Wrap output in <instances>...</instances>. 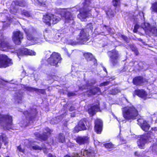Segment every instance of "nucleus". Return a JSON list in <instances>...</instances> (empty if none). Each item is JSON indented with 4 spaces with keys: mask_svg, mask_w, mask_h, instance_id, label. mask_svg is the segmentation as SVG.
Instances as JSON below:
<instances>
[{
    "mask_svg": "<svg viewBox=\"0 0 157 157\" xmlns=\"http://www.w3.org/2000/svg\"><path fill=\"white\" fill-rule=\"evenodd\" d=\"M123 109V117L127 121L135 120L139 115L138 111L133 105L124 107Z\"/></svg>",
    "mask_w": 157,
    "mask_h": 157,
    "instance_id": "f257e3e1",
    "label": "nucleus"
},
{
    "mask_svg": "<svg viewBox=\"0 0 157 157\" xmlns=\"http://www.w3.org/2000/svg\"><path fill=\"white\" fill-rule=\"evenodd\" d=\"M62 58L59 54L53 52L47 60L48 64L51 66H58V63H61Z\"/></svg>",
    "mask_w": 157,
    "mask_h": 157,
    "instance_id": "f03ea898",
    "label": "nucleus"
},
{
    "mask_svg": "<svg viewBox=\"0 0 157 157\" xmlns=\"http://www.w3.org/2000/svg\"><path fill=\"white\" fill-rule=\"evenodd\" d=\"M108 56L110 63L113 66L117 65L118 63L120 54L118 51L115 49L108 51Z\"/></svg>",
    "mask_w": 157,
    "mask_h": 157,
    "instance_id": "7ed1b4c3",
    "label": "nucleus"
},
{
    "mask_svg": "<svg viewBox=\"0 0 157 157\" xmlns=\"http://www.w3.org/2000/svg\"><path fill=\"white\" fill-rule=\"evenodd\" d=\"M90 39V35L89 33L86 32L84 29H81L77 38V40L79 44H85Z\"/></svg>",
    "mask_w": 157,
    "mask_h": 157,
    "instance_id": "20e7f679",
    "label": "nucleus"
},
{
    "mask_svg": "<svg viewBox=\"0 0 157 157\" xmlns=\"http://www.w3.org/2000/svg\"><path fill=\"white\" fill-rule=\"evenodd\" d=\"M13 64L12 59L5 54H0V68H6Z\"/></svg>",
    "mask_w": 157,
    "mask_h": 157,
    "instance_id": "39448f33",
    "label": "nucleus"
},
{
    "mask_svg": "<svg viewBox=\"0 0 157 157\" xmlns=\"http://www.w3.org/2000/svg\"><path fill=\"white\" fill-rule=\"evenodd\" d=\"M14 49V46L3 38H0V50L7 52Z\"/></svg>",
    "mask_w": 157,
    "mask_h": 157,
    "instance_id": "423d86ee",
    "label": "nucleus"
},
{
    "mask_svg": "<svg viewBox=\"0 0 157 157\" xmlns=\"http://www.w3.org/2000/svg\"><path fill=\"white\" fill-rule=\"evenodd\" d=\"M23 33L20 30L14 31L12 36V40L17 45H20L21 40L23 38Z\"/></svg>",
    "mask_w": 157,
    "mask_h": 157,
    "instance_id": "0eeeda50",
    "label": "nucleus"
},
{
    "mask_svg": "<svg viewBox=\"0 0 157 157\" xmlns=\"http://www.w3.org/2000/svg\"><path fill=\"white\" fill-rule=\"evenodd\" d=\"M150 137V134L148 132L142 135L137 142L138 146L139 148L141 149H144L145 144L149 141Z\"/></svg>",
    "mask_w": 157,
    "mask_h": 157,
    "instance_id": "6e6552de",
    "label": "nucleus"
},
{
    "mask_svg": "<svg viewBox=\"0 0 157 157\" xmlns=\"http://www.w3.org/2000/svg\"><path fill=\"white\" fill-rule=\"evenodd\" d=\"M23 113L26 117L27 116L29 117V121H32L33 122L35 120L38 114V112L36 109L32 108L29 111L26 110L24 111Z\"/></svg>",
    "mask_w": 157,
    "mask_h": 157,
    "instance_id": "1a4fd4ad",
    "label": "nucleus"
},
{
    "mask_svg": "<svg viewBox=\"0 0 157 157\" xmlns=\"http://www.w3.org/2000/svg\"><path fill=\"white\" fill-rule=\"evenodd\" d=\"M87 121L85 118H83L80 120L78 122L77 126L74 128V132H78L79 131L85 130L87 129L86 126Z\"/></svg>",
    "mask_w": 157,
    "mask_h": 157,
    "instance_id": "9d476101",
    "label": "nucleus"
},
{
    "mask_svg": "<svg viewBox=\"0 0 157 157\" xmlns=\"http://www.w3.org/2000/svg\"><path fill=\"white\" fill-rule=\"evenodd\" d=\"M12 117L9 114H2L0 113V124L3 121L6 122V126H11L13 124Z\"/></svg>",
    "mask_w": 157,
    "mask_h": 157,
    "instance_id": "9b49d317",
    "label": "nucleus"
},
{
    "mask_svg": "<svg viewBox=\"0 0 157 157\" xmlns=\"http://www.w3.org/2000/svg\"><path fill=\"white\" fill-rule=\"evenodd\" d=\"M94 131L98 134H101L103 130L102 121L98 118L96 119L94 122Z\"/></svg>",
    "mask_w": 157,
    "mask_h": 157,
    "instance_id": "f8f14e48",
    "label": "nucleus"
},
{
    "mask_svg": "<svg viewBox=\"0 0 157 157\" xmlns=\"http://www.w3.org/2000/svg\"><path fill=\"white\" fill-rule=\"evenodd\" d=\"M138 124L141 129L145 132H147L150 127V125L147 121L142 118H139L137 120Z\"/></svg>",
    "mask_w": 157,
    "mask_h": 157,
    "instance_id": "ddd939ff",
    "label": "nucleus"
},
{
    "mask_svg": "<svg viewBox=\"0 0 157 157\" xmlns=\"http://www.w3.org/2000/svg\"><path fill=\"white\" fill-rule=\"evenodd\" d=\"M17 54L18 56H19L25 55H35L36 53L31 50L26 48H23L17 50Z\"/></svg>",
    "mask_w": 157,
    "mask_h": 157,
    "instance_id": "4468645a",
    "label": "nucleus"
},
{
    "mask_svg": "<svg viewBox=\"0 0 157 157\" xmlns=\"http://www.w3.org/2000/svg\"><path fill=\"white\" fill-rule=\"evenodd\" d=\"M97 104L95 105H92L88 109L89 114L91 116H93L96 113V111H101L100 107V103L98 101Z\"/></svg>",
    "mask_w": 157,
    "mask_h": 157,
    "instance_id": "2eb2a0df",
    "label": "nucleus"
},
{
    "mask_svg": "<svg viewBox=\"0 0 157 157\" xmlns=\"http://www.w3.org/2000/svg\"><path fill=\"white\" fill-rule=\"evenodd\" d=\"M83 56L87 61H92L94 66H97L98 65L97 59L91 53L85 52L83 53Z\"/></svg>",
    "mask_w": 157,
    "mask_h": 157,
    "instance_id": "dca6fc26",
    "label": "nucleus"
},
{
    "mask_svg": "<svg viewBox=\"0 0 157 157\" xmlns=\"http://www.w3.org/2000/svg\"><path fill=\"white\" fill-rule=\"evenodd\" d=\"M65 9H61V13L60 14L61 15H63L65 18V22L69 23L70 21L74 20L71 13L67 11H66Z\"/></svg>",
    "mask_w": 157,
    "mask_h": 157,
    "instance_id": "f3484780",
    "label": "nucleus"
},
{
    "mask_svg": "<svg viewBox=\"0 0 157 157\" xmlns=\"http://www.w3.org/2000/svg\"><path fill=\"white\" fill-rule=\"evenodd\" d=\"M77 143L79 145H82L88 143L89 142V138L87 136H78L75 139Z\"/></svg>",
    "mask_w": 157,
    "mask_h": 157,
    "instance_id": "a211bd4d",
    "label": "nucleus"
},
{
    "mask_svg": "<svg viewBox=\"0 0 157 157\" xmlns=\"http://www.w3.org/2000/svg\"><path fill=\"white\" fill-rule=\"evenodd\" d=\"M23 86L24 89L29 92H33L35 91L37 93H39L43 94H46L45 89H39L35 87L27 86L25 85H24Z\"/></svg>",
    "mask_w": 157,
    "mask_h": 157,
    "instance_id": "6ab92c4d",
    "label": "nucleus"
},
{
    "mask_svg": "<svg viewBox=\"0 0 157 157\" xmlns=\"http://www.w3.org/2000/svg\"><path fill=\"white\" fill-rule=\"evenodd\" d=\"M133 95L134 96L136 95L139 98L145 99L146 98L147 94L146 91L144 89H137L134 90L133 93Z\"/></svg>",
    "mask_w": 157,
    "mask_h": 157,
    "instance_id": "aec40b11",
    "label": "nucleus"
},
{
    "mask_svg": "<svg viewBox=\"0 0 157 157\" xmlns=\"http://www.w3.org/2000/svg\"><path fill=\"white\" fill-rule=\"evenodd\" d=\"M132 82L136 86H141L145 82V79L141 76H136L133 79Z\"/></svg>",
    "mask_w": 157,
    "mask_h": 157,
    "instance_id": "412c9836",
    "label": "nucleus"
},
{
    "mask_svg": "<svg viewBox=\"0 0 157 157\" xmlns=\"http://www.w3.org/2000/svg\"><path fill=\"white\" fill-rule=\"evenodd\" d=\"M51 14L49 13H46L43 15L42 17V21L45 24V25L48 27L51 25V17H52Z\"/></svg>",
    "mask_w": 157,
    "mask_h": 157,
    "instance_id": "4be33fe9",
    "label": "nucleus"
},
{
    "mask_svg": "<svg viewBox=\"0 0 157 157\" xmlns=\"http://www.w3.org/2000/svg\"><path fill=\"white\" fill-rule=\"evenodd\" d=\"M34 135L36 139L41 141H46L48 138V136L46 132H44L42 134L36 132L34 133Z\"/></svg>",
    "mask_w": 157,
    "mask_h": 157,
    "instance_id": "5701e85b",
    "label": "nucleus"
},
{
    "mask_svg": "<svg viewBox=\"0 0 157 157\" xmlns=\"http://www.w3.org/2000/svg\"><path fill=\"white\" fill-rule=\"evenodd\" d=\"M89 95H94L97 94L98 93H101V91L99 88L96 87L90 89L89 90Z\"/></svg>",
    "mask_w": 157,
    "mask_h": 157,
    "instance_id": "b1692460",
    "label": "nucleus"
},
{
    "mask_svg": "<svg viewBox=\"0 0 157 157\" xmlns=\"http://www.w3.org/2000/svg\"><path fill=\"white\" fill-rule=\"evenodd\" d=\"M15 6L21 7H25L26 5V3L24 0H15L13 2Z\"/></svg>",
    "mask_w": 157,
    "mask_h": 157,
    "instance_id": "393cba45",
    "label": "nucleus"
},
{
    "mask_svg": "<svg viewBox=\"0 0 157 157\" xmlns=\"http://www.w3.org/2000/svg\"><path fill=\"white\" fill-rule=\"evenodd\" d=\"M33 2L35 5L39 6H45L47 0H33Z\"/></svg>",
    "mask_w": 157,
    "mask_h": 157,
    "instance_id": "a878e982",
    "label": "nucleus"
},
{
    "mask_svg": "<svg viewBox=\"0 0 157 157\" xmlns=\"http://www.w3.org/2000/svg\"><path fill=\"white\" fill-rule=\"evenodd\" d=\"M103 146L109 151H112L116 147L111 142L105 143L103 144Z\"/></svg>",
    "mask_w": 157,
    "mask_h": 157,
    "instance_id": "bb28decb",
    "label": "nucleus"
},
{
    "mask_svg": "<svg viewBox=\"0 0 157 157\" xmlns=\"http://www.w3.org/2000/svg\"><path fill=\"white\" fill-rule=\"evenodd\" d=\"M57 139L59 142L63 143L65 142L66 138L63 134L60 133L58 134Z\"/></svg>",
    "mask_w": 157,
    "mask_h": 157,
    "instance_id": "cd10ccee",
    "label": "nucleus"
},
{
    "mask_svg": "<svg viewBox=\"0 0 157 157\" xmlns=\"http://www.w3.org/2000/svg\"><path fill=\"white\" fill-rule=\"evenodd\" d=\"M23 95L22 94L18 93L15 96V99L18 103H21Z\"/></svg>",
    "mask_w": 157,
    "mask_h": 157,
    "instance_id": "c85d7f7f",
    "label": "nucleus"
},
{
    "mask_svg": "<svg viewBox=\"0 0 157 157\" xmlns=\"http://www.w3.org/2000/svg\"><path fill=\"white\" fill-rule=\"evenodd\" d=\"M120 92V90L117 87L112 88L109 91V94L113 95H116Z\"/></svg>",
    "mask_w": 157,
    "mask_h": 157,
    "instance_id": "c756f323",
    "label": "nucleus"
},
{
    "mask_svg": "<svg viewBox=\"0 0 157 157\" xmlns=\"http://www.w3.org/2000/svg\"><path fill=\"white\" fill-rule=\"evenodd\" d=\"M52 16V17H51V20L52 21V24L55 25L59 21L61 18L55 15L54 14H51Z\"/></svg>",
    "mask_w": 157,
    "mask_h": 157,
    "instance_id": "7c9ffc66",
    "label": "nucleus"
},
{
    "mask_svg": "<svg viewBox=\"0 0 157 157\" xmlns=\"http://www.w3.org/2000/svg\"><path fill=\"white\" fill-rule=\"evenodd\" d=\"M150 9L151 13H157V2H155L151 4Z\"/></svg>",
    "mask_w": 157,
    "mask_h": 157,
    "instance_id": "2f4dec72",
    "label": "nucleus"
},
{
    "mask_svg": "<svg viewBox=\"0 0 157 157\" xmlns=\"http://www.w3.org/2000/svg\"><path fill=\"white\" fill-rule=\"evenodd\" d=\"M85 151L86 155L89 157H93L95 156L94 151L92 149H87Z\"/></svg>",
    "mask_w": 157,
    "mask_h": 157,
    "instance_id": "473e14b6",
    "label": "nucleus"
},
{
    "mask_svg": "<svg viewBox=\"0 0 157 157\" xmlns=\"http://www.w3.org/2000/svg\"><path fill=\"white\" fill-rule=\"evenodd\" d=\"M121 0H112L113 6L115 8L120 7L121 4Z\"/></svg>",
    "mask_w": 157,
    "mask_h": 157,
    "instance_id": "72a5a7b5",
    "label": "nucleus"
},
{
    "mask_svg": "<svg viewBox=\"0 0 157 157\" xmlns=\"http://www.w3.org/2000/svg\"><path fill=\"white\" fill-rule=\"evenodd\" d=\"M148 32L151 33L153 36H157V28L155 27L152 26Z\"/></svg>",
    "mask_w": 157,
    "mask_h": 157,
    "instance_id": "f704fd0d",
    "label": "nucleus"
},
{
    "mask_svg": "<svg viewBox=\"0 0 157 157\" xmlns=\"http://www.w3.org/2000/svg\"><path fill=\"white\" fill-rule=\"evenodd\" d=\"M21 14L22 16H24L28 17H30L31 16L30 12L24 9L22 11L21 13Z\"/></svg>",
    "mask_w": 157,
    "mask_h": 157,
    "instance_id": "c9c22d12",
    "label": "nucleus"
},
{
    "mask_svg": "<svg viewBox=\"0 0 157 157\" xmlns=\"http://www.w3.org/2000/svg\"><path fill=\"white\" fill-rule=\"evenodd\" d=\"M144 25L143 28L145 31L147 32H148L151 27L150 24L147 22L144 23Z\"/></svg>",
    "mask_w": 157,
    "mask_h": 157,
    "instance_id": "e433bc0d",
    "label": "nucleus"
},
{
    "mask_svg": "<svg viewBox=\"0 0 157 157\" xmlns=\"http://www.w3.org/2000/svg\"><path fill=\"white\" fill-rule=\"evenodd\" d=\"M107 15L110 17H113L115 14L113 11L110 9H108L106 12Z\"/></svg>",
    "mask_w": 157,
    "mask_h": 157,
    "instance_id": "4c0bfd02",
    "label": "nucleus"
},
{
    "mask_svg": "<svg viewBox=\"0 0 157 157\" xmlns=\"http://www.w3.org/2000/svg\"><path fill=\"white\" fill-rule=\"evenodd\" d=\"M25 31L26 34L27 38L28 40H33L34 38L33 37L32 34L29 32L28 30L26 31L25 30Z\"/></svg>",
    "mask_w": 157,
    "mask_h": 157,
    "instance_id": "58836bf2",
    "label": "nucleus"
},
{
    "mask_svg": "<svg viewBox=\"0 0 157 157\" xmlns=\"http://www.w3.org/2000/svg\"><path fill=\"white\" fill-rule=\"evenodd\" d=\"M7 137L5 133H1V135H0V141L2 142H4L7 140Z\"/></svg>",
    "mask_w": 157,
    "mask_h": 157,
    "instance_id": "ea45409f",
    "label": "nucleus"
},
{
    "mask_svg": "<svg viewBox=\"0 0 157 157\" xmlns=\"http://www.w3.org/2000/svg\"><path fill=\"white\" fill-rule=\"evenodd\" d=\"M120 37L126 43H128L129 42L130 40L127 36L124 35H121Z\"/></svg>",
    "mask_w": 157,
    "mask_h": 157,
    "instance_id": "a19ab883",
    "label": "nucleus"
},
{
    "mask_svg": "<svg viewBox=\"0 0 157 157\" xmlns=\"http://www.w3.org/2000/svg\"><path fill=\"white\" fill-rule=\"evenodd\" d=\"M86 29H90L91 32H92L93 30V24L91 23H90L86 25Z\"/></svg>",
    "mask_w": 157,
    "mask_h": 157,
    "instance_id": "79ce46f5",
    "label": "nucleus"
},
{
    "mask_svg": "<svg viewBox=\"0 0 157 157\" xmlns=\"http://www.w3.org/2000/svg\"><path fill=\"white\" fill-rule=\"evenodd\" d=\"M128 46L130 48L132 52L137 48L135 45L133 44H129L128 45Z\"/></svg>",
    "mask_w": 157,
    "mask_h": 157,
    "instance_id": "37998d69",
    "label": "nucleus"
},
{
    "mask_svg": "<svg viewBox=\"0 0 157 157\" xmlns=\"http://www.w3.org/2000/svg\"><path fill=\"white\" fill-rule=\"evenodd\" d=\"M152 151H154L157 154V144H153L152 146Z\"/></svg>",
    "mask_w": 157,
    "mask_h": 157,
    "instance_id": "c03bdc74",
    "label": "nucleus"
},
{
    "mask_svg": "<svg viewBox=\"0 0 157 157\" xmlns=\"http://www.w3.org/2000/svg\"><path fill=\"white\" fill-rule=\"evenodd\" d=\"M140 26L137 24H136L134 26V28L133 31L134 33H136L137 32L138 29L139 28Z\"/></svg>",
    "mask_w": 157,
    "mask_h": 157,
    "instance_id": "a18cd8bd",
    "label": "nucleus"
},
{
    "mask_svg": "<svg viewBox=\"0 0 157 157\" xmlns=\"http://www.w3.org/2000/svg\"><path fill=\"white\" fill-rule=\"evenodd\" d=\"M110 83V81H106L101 83L100 84V86H105L108 85Z\"/></svg>",
    "mask_w": 157,
    "mask_h": 157,
    "instance_id": "49530a36",
    "label": "nucleus"
},
{
    "mask_svg": "<svg viewBox=\"0 0 157 157\" xmlns=\"http://www.w3.org/2000/svg\"><path fill=\"white\" fill-rule=\"evenodd\" d=\"M64 157H79V156L78 153H75L72 156H70L68 155H66L64 156Z\"/></svg>",
    "mask_w": 157,
    "mask_h": 157,
    "instance_id": "de8ad7c7",
    "label": "nucleus"
},
{
    "mask_svg": "<svg viewBox=\"0 0 157 157\" xmlns=\"http://www.w3.org/2000/svg\"><path fill=\"white\" fill-rule=\"evenodd\" d=\"M33 149L34 150H40L41 149L40 148V147L38 145L33 146L32 147Z\"/></svg>",
    "mask_w": 157,
    "mask_h": 157,
    "instance_id": "09e8293b",
    "label": "nucleus"
},
{
    "mask_svg": "<svg viewBox=\"0 0 157 157\" xmlns=\"http://www.w3.org/2000/svg\"><path fill=\"white\" fill-rule=\"evenodd\" d=\"M18 10V9L16 8L15 6H12L11 7L10 10L13 12L14 13H17Z\"/></svg>",
    "mask_w": 157,
    "mask_h": 157,
    "instance_id": "8fccbe9b",
    "label": "nucleus"
},
{
    "mask_svg": "<svg viewBox=\"0 0 157 157\" xmlns=\"http://www.w3.org/2000/svg\"><path fill=\"white\" fill-rule=\"evenodd\" d=\"M17 149L19 151L24 153L25 152V149H22L21 148V145H19L17 147Z\"/></svg>",
    "mask_w": 157,
    "mask_h": 157,
    "instance_id": "3c124183",
    "label": "nucleus"
},
{
    "mask_svg": "<svg viewBox=\"0 0 157 157\" xmlns=\"http://www.w3.org/2000/svg\"><path fill=\"white\" fill-rule=\"evenodd\" d=\"M68 97H70L71 96H73L76 95V94L75 93L73 92H70L68 93L67 94Z\"/></svg>",
    "mask_w": 157,
    "mask_h": 157,
    "instance_id": "603ef678",
    "label": "nucleus"
},
{
    "mask_svg": "<svg viewBox=\"0 0 157 157\" xmlns=\"http://www.w3.org/2000/svg\"><path fill=\"white\" fill-rule=\"evenodd\" d=\"M42 147H40V148L41 149L40 150H48V148L47 147L46 145L44 144H43L41 145Z\"/></svg>",
    "mask_w": 157,
    "mask_h": 157,
    "instance_id": "864d4df0",
    "label": "nucleus"
},
{
    "mask_svg": "<svg viewBox=\"0 0 157 157\" xmlns=\"http://www.w3.org/2000/svg\"><path fill=\"white\" fill-rule=\"evenodd\" d=\"M132 52H134V53L135 54V55L136 56H138L139 54V51L138 50V48H136L135 50L133 51Z\"/></svg>",
    "mask_w": 157,
    "mask_h": 157,
    "instance_id": "5fc2aeb1",
    "label": "nucleus"
},
{
    "mask_svg": "<svg viewBox=\"0 0 157 157\" xmlns=\"http://www.w3.org/2000/svg\"><path fill=\"white\" fill-rule=\"evenodd\" d=\"M120 141L121 142V144H124L126 143L125 140H124L122 138H120Z\"/></svg>",
    "mask_w": 157,
    "mask_h": 157,
    "instance_id": "6e6d98bb",
    "label": "nucleus"
},
{
    "mask_svg": "<svg viewBox=\"0 0 157 157\" xmlns=\"http://www.w3.org/2000/svg\"><path fill=\"white\" fill-rule=\"evenodd\" d=\"M85 86L84 85H83L82 86H79V89L81 90H83L86 89Z\"/></svg>",
    "mask_w": 157,
    "mask_h": 157,
    "instance_id": "4d7b16f0",
    "label": "nucleus"
},
{
    "mask_svg": "<svg viewBox=\"0 0 157 157\" xmlns=\"http://www.w3.org/2000/svg\"><path fill=\"white\" fill-rule=\"evenodd\" d=\"M138 14L140 16H142L144 17V13L142 11L139 12Z\"/></svg>",
    "mask_w": 157,
    "mask_h": 157,
    "instance_id": "13d9d810",
    "label": "nucleus"
},
{
    "mask_svg": "<svg viewBox=\"0 0 157 157\" xmlns=\"http://www.w3.org/2000/svg\"><path fill=\"white\" fill-rule=\"evenodd\" d=\"M48 157H56V155H53L52 154L49 153L48 155Z\"/></svg>",
    "mask_w": 157,
    "mask_h": 157,
    "instance_id": "bf43d9fd",
    "label": "nucleus"
},
{
    "mask_svg": "<svg viewBox=\"0 0 157 157\" xmlns=\"http://www.w3.org/2000/svg\"><path fill=\"white\" fill-rule=\"evenodd\" d=\"M74 109H75L74 107L72 106H71L69 108V110L70 111H73Z\"/></svg>",
    "mask_w": 157,
    "mask_h": 157,
    "instance_id": "052dcab7",
    "label": "nucleus"
},
{
    "mask_svg": "<svg viewBox=\"0 0 157 157\" xmlns=\"http://www.w3.org/2000/svg\"><path fill=\"white\" fill-rule=\"evenodd\" d=\"M134 155L136 156H139L140 155L138 154V153L137 151H135L134 153Z\"/></svg>",
    "mask_w": 157,
    "mask_h": 157,
    "instance_id": "680f3d73",
    "label": "nucleus"
},
{
    "mask_svg": "<svg viewBox=\"0 0 157 157\" xmlns=\"http://www.w3.org/2000/svg\"><path fill=\"white\" fill-rule=\"evenodd\" d=\"M152 130H153L154 131H157V128L156 127H154L151 128Z\"/></svg>",
    "mask_w": 157,
    "mask_h": 157,
    "instance_id": "e2e57ef3",
    "label": "nucleus"
},
{
    "mask_svg": "<svg viewBox=\"0 0 157 157\" xmlns=\"http://www.w3.org/2000/svg\"><path fill=\"white\" fill-rule=\"evenodd\" d=\"M4 145H7L8 144V141H5L4 142Z\"/></svg>",
    "mask_w": 157,
    "mask_h": 157,
    "instance_id": "0e129e2a",
    "label": "nucleus"
},
{
    "mask_svg": "<svg viewBox=\"0 0 157 157\" xmlns=\"http://www.w3.org/2000/svg\"><path fill=\"white\" fill-rule=\"evenodd\" d=\"M43 150V152L44 153H45V154H47L48 151V150Z\"/></svg>",
    "mask_w": 157,
    "mask_h": 157,
    "instance_id": "69168bd1",
    "label": "nucleus"
},
{
    "mask_svg": "<svg viewBox=\"0 0 157 157\" xmlns=\"http://www.w3.org/2000/svg\"><path fill=\"white\" fill-rule=\"evenodd\" d=\"M48 31V28H46L44 29V32L46 33H47Z\"/></svg>",
    "mask_w": 157,
    "mask_h": 157,
    "instance_id": "338daca9",
    "label": "nucleus"
},
{
    "mask_svg": "<svg viewBox=\"0 0 157 157\" xmlns=\"http://www.w3.org/2000/svg\"><path fill=\"white\" fill-rule=\"evenodd\" d=\"M103 70L105 72H107V70L106 69V68L105 67H104L103 68Z\"/></svg>",
    "mask_w": 157,
    "mask_h": 157,
    "instance_id": "774afa93",
    "label": "nucleus"
}]
</instances>
